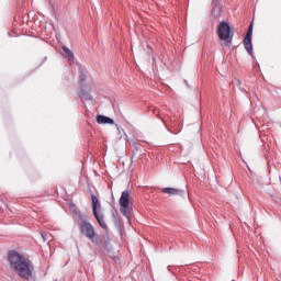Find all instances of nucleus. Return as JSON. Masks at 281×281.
I'll list each match as a JSON object with an SVG mask.
<instances>
[{"instance_id":"obj_1","label":"nucleus","mask_w":281,"mask_h":281,"mask_svg":"<svg viewBox=\"0 0 281 281\" xmlns=\"http://www.w3.org/2000/svg\"><path fill=\"white\" fill-rule=\"evenodd\" d=\"M8 261L10 269H12L16 276L23 280H32V273H34V265L25 256L19 254L15 250H10L8 254Z\"/></svg>"},{"instance_id":"obj_2","label":"nucleus","mask_w":281,"mask_h":281,"mask_svg":"<svg viewBox=\"0 0 281 281\" xmlns=\"http://www.w3.org/2000/svg\"><path fill=\"white\" fill-rule=\"evenodd\" d=\"M79 229L82 236H86V238H88L92 243L93 240H95V237L98 236V234L95 233V228L87 220H80Z\"/></svg>"},{"instance_id":"obj_3","label":"nucleus","mask_w":281,"mask_h":281,"mask_svg":"<svg viewBox=\"0 0 281 281\" xmlns=\"http://www.w3.org/2000/svg\"><path fill=\"white\" fill-rule=\"evenodd\" d=\"M217 33L220 41H224L227 45H232L233 36H232V27H229V23L221 22L217 27Z\"/></svg>"},{"instance_id":"obj_4","label":"nucleus","mask_w":281,"mask_h":281,"mask_svg":"<svg viewBox=\"0 0 281 281\" xmlns=\"http://www.w3.org/2000/svg\"><path fill=\"white\" fill-rule=\"evenodd\" d=\"M130 201L131 192H128V190L123 191L120 198V205L121 212L123 216H126V218H131V206L128 205Z\"/></svg>"},{"instance_id":"obj_5","label":"nucleus","mask_w":281,"mask_h":281,"mask_svg":"<svg viewBox=\"0 0 281 281\" xmlns=\"http://www.w3.org/2000/svg\"><path fill=\"white\" fill-rule=\"evenodd\" d=\"M91 199H92L93 216H94L95 221L99 223L100 227H102V229H106V223L104 222V215H100L98 213V207H102V205L100 204V201L98 200V196L92 194Z\"/></svg>"},{"instance_id":"obj_6","label":"nucleus","mask_w":281,"mask_h":281,"mask_svg":"<svg viewBox=\"0 0 281 281\" xmlns=\"http://www.w3.org/2000/svg\"><path fill=\"white\" fill-rule=\"evenodd\" d=\"M251 36H254V24L248 26L247 34L244 38V46L246 52H248L249 56L254 58V45L251 44Z\"/></svg>"},{"instance_id":"obj_7","label":"nucleus","mask_w":281,"mask_h":281,"mask_svg":"<svg viewBox=\"0 0 281 281\" xmlns=\"http://www.w3.org/2000/svg\"><path fill=\"white\" fill-rule=\"evenodd\" d=\"M161 192H164V194H169V196H184L186 195V191H183L181 189H175V188H162Z\"/></svg>"},{"instance_id":"obj_8","label":"nucleus","mask_w":281,"mask_h":281,"mask_svg":"<svg viewBox=\"0 0 281 281\" xmlns=\"http://www.w3.org/2000/svg\"><path fill=\"white\" fill-rule=\"evenodd\" d=\"M221 3H212L211 16H213V19H218V16H221Z\"/></svg>"},{"instance_id":"obj_9","label":"nucleus","mask_w":281,"mask_h":281,"mask_svg":"<svg viewBox=\"0 0 281 281\" xmlns=\"http://www.w3.org/2000/svg\"><path fill=\"white\" fill-rule=\"evenodd\" d=\"M97 122H98V124H115V121H113V119L102 115V114H99L97 116Z\"/></svg>"},{"instance_id":"obj_10","label":"nucleus","mask_w":281,"mask_h":281,"mask_svg":"<svg viewBox=\"0 0 281 281\" xmlns=\"http://www.w3.org/2000/svg\"><path fill=\"white\" fill-rule=\"evenodd\" d=\"M63 56L64 58H67L68 63H74V53L71 52V49H69V47L67 46H63Z\"/></svg>"},{"instance_id":"obj_11","label":"nucleus","mask_w":281,"mask_h":281,"mask_svg":"<svg viewBox=\"0 0 281 281\" xmlns=\"http://www.w3.org/2000/svg\"><path fill=\"white\" fill-rule=\"evenodd\" d=\"M79 95L81 100H86V101L93 100V97H91V94H89L85 90H81Z\"/></svg>"},{"instance_id":"obj_12","label":"nucleus","mask_w":281,"mask_h":281,"mask_svg":"<svg viewBox=\"0 0 281 281\" xmlns=\"http://www.w3.org/2000/svg\"><path fill=\"white\" fill-rule=\"evenodd\" d=\"M79 81L80 82H86L87 81V74L85 71H81L79 74Z\"/></svg>"},{"instance_id":"obj_13","label":"nucleus","mask_w":281,"mask_h":281,"mask_svg":"<svg viewBox=\"0 0 281 281\" xmlns=\"http://www.w3.org/2000/svg\"><path fill=\"white\" fill-rule=\"evenodd\" d=\"M41 237L43 238L44 243L46 240H49V235H47L46 233L41 232Z\"/></svg>"},{"instance_id":"obj_14","label":"nucleus","mask_w":281,"mask_h":281,"mask_svg":"<svg viewBox=\"0 0 281 281\" xmlns=\"http://www.w3.org/2000/svg\"><path fill=\"white\" fill-rule=\"evenodd\" d=\"M212 3H221V0H213Z\"/></svg>"}]
</instances>
